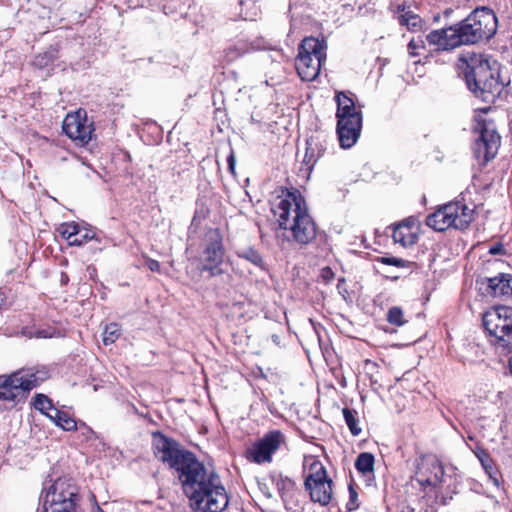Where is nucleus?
Segmentation results:
<instances>
[{
  "instance_id": "nucleus-43",
  "label": "nucleus",
  "mask_w": 512,
  "mask_h": 512,
  "mask_svg": "<svg viewBox=\"0 0 512 512\" xmlns=\"http://www.w3.org/2000/svg\"><path fill=\"white\" fill-rule=\"evenodd\" d=\"M146 266L152 272H159L160 271V263L157 260L148 258L146 260Z\"/></svg>"
},
{
  "instance_id": "nucleus-19",
  "label": "nucleus",
  "mask_w": 512,
  "mask_h": 512,
  "mask_svg": "<svg viewBox=\"0 0 512 512\" xmlns=\"http://www.w3.org/2000/svg\"><path fill=\"white\" fill-rule=\"evenodd\" d=\"M309 491L311 501L326 506L332 499V481L311 483V486H305Z\"/></svg>"
},
{
  "instance_id": "nucleus-41",
  "label": "nucleus",
  "mask_w": 512,
  "mask_h": 512,
  "mask_svg": "<svg viewBox=\"0 0 512 512\" xmlns=\"http://www.w3.org/2000/svg\"><path fill=\"white\" fill-rule=\"evenodd\" d=\"M489 253L491 255H504L505 248L502 243H496L489 247Z\"/></svg>"
},
{
  "instance_id": "nucleus-21",
  "label": "nucleus",
  "mask_w": 512,
  "mask_h": 512,
  "mask_svg": "<svg viewBox=\"0 0 512 512\" xmlns=\"http://www.w3.org/2000/svg\"><path fill=\"white\" fill-rule=\"evenodd\" d=\"M311 463L309 464V475L306 477L304 485L305 486H311V483H318V482H326L331 481V479L327 476V471L323 464L315 459L311 458Z\"/></svg>"
},
{
  "instance_id": "nucleus-40",
  "label": "nucleus",
  "mask_w": 512,
  "mask_h": 512,
  "mask_svg": "<svg viewBox=\"0 0 512 512\" xmlns=\"http://www.w3.org/2000/svg\"><path fill=\"white\" fill-rule=\"evenodd\" d=\"M356 500H357V493H356L355 490H353L350 487V499H349V502L346 505V508L349 511L355 510L358 507V504L356 503Z\"/></svg>"
},
{
  "instance_id": "nucleus-4",
  "label": "nucleus",
  "mask_w": 512,
  "mask_h": 512,
  "mask_svg": "<svg viewBox=\"0 0 512 512\" xmlns=\"http://www.w3.org/2000/svg\"><path fill=\"white\" fill-rule=\"evenodd\" d=\"M460 61L468 89L482 101L493 103L503 89L497 62L476 53H468Z\"/></svg>"
},
{
  "instance_id": "nucleus-6",
  "label": "nucleus",
  "mask_w": 512,
  "mask_h": 512,
  "mask_svg": "<svg viewBox=\"0 0 512 512\" xmlns=\"http://www.w3.org/2000/svg\"><path fill=\"white\" fill-rule=\"evenodd\" d=\"M482 326L488 341L497 348L512 352V307L497 305L482 315Z\"/></svg>"
},
{
  "instance_id": "nucleus-46",
  "label": "nucleus",
  "mask_w": 512,
  "mask_h": 512,
  "mask_svg": "<svg viewBox=\"0 0 512 512\" xmlns=\"http://www.w3.org/2000/svg\"><path fill=\"white\" fill-rule=\"evenodd\" d=\"M228 161V168L229 170L231 171V173H234V169H235V158H234V155L233 153H231L227 159Z\"/></svg>"
},
{
  "instance_id": "nucleus-2",
  "label": "nucleus",
  "mask_w": 512,
  "mask_h": 512,
  "mask_svg": "<svg viewBox=\"0 0 512 512\" xmlns=\"http://www.w3.org/2000/svg\"><path fill=\"white\" fill-rule=\"evenodd\" d=\"M497 27L498 20L494 12L487 7H480L459 24L431 31L426 40L436 50H452L461 45L489 40L496 33Z\"/></svg>"
},
{
  "instance_id": "nucleus-3",
  "label": "nucleus",
  "mask_w": 512,
  "mask_h": 512,
  "mask_svg": "<svg viewBox=\"0 0 512 512\" xmlns=\"http://www.w3.org/2000/svg\"><path fill=\"white\" fill-rule=\"evenodd\" d=\"M270 210L280 229L289 231L293 241L307 245L316 238V224L298 190H284L270 201Z\"/></svg>"
},
{
  "instance_id": "nucleus-42",
  "label": "nucleus",
  "mask_w": 512,
  "mask_h": 512,
  "mask_svg": "<svg viewBox=\"0 0 512 512\" xmlns=\"http://www.w3.org/2000/svg\"><path fill=\"white\" fill-rule=\"evenodd\" d=\"M246 458L251 463H256V443L252 444L247 450H246Z\"/></svg>"
},
{
  "instance_id": "nucleus-15",
  "label": "nucleus",
  "mask_w": 512,
  "mask_h": 512,
  "mask_svg": "<svg viewBox=\"0 0 512 512\" xmlns=\"http://www.w3.org/2000/svg\"><path fill=\"white\" fill-rule=\"evenodd\" d=\"M419 225L417 219L409 217L394 225L393 240L403 247H410L414 245L418 238Z\"/></svg>"
},
{
  "instance_id": "nucleus-18",
  "label": "nucleus",
  "mask_w": 512,
  "mask_h": 512,
  "mask_svg": "<svg viewBox=\"0 0 512 512\" xmlns=\"http://www.w3.org/2000/svg\"><path fill=\"white\" fill-rule=\"evenodd\" d=\"M488 288L495 297L512 298V275L500 274L489 278Z\"/></svg>"
},
{
  "instance_id": "nucleus-11",
  "label": "nucleus",
  "mask_w": 512,
  "mask_h": 512,
  "mask_svg": "<svg viewBox=\"0 0 512 512\" xmlns=\"http://www.w3.org/2000/svg\"><path fill=\"white\" fill-rule=\"evenodd\" d=\"M287 437L283 431L273 429L258 437V465L271 464L274 458L287 450Z\"/></svg>"
},
{
  "instance_id": "nucleus-45",
  "label": "nucleus",
  "mask_w": 512,
  "mask_h": 512,
  "mask_svg": "<svg viewBox=\"0 0 512 512\" xmlns=\"http://www.w3.org/2000/svg\"><path fill=\"white\" fill-rule=\"evenodd\" d=\"M258 488L261 490V492L268 498L272 497V493L268 487V485L263 482V483H259L258 482Z\"/></svg>"
},
{
  "instance_id": "nucleus-27",
  "label": "nucleus",
  "mask_w": 512,
  "mask_h": 512,
  "mask_svg": "<svg viewBox=\"0 0 512 512\" xmlns=\"http://www.w3.org/2000/svg\"><path fill=\"white\" fill-rule=\"evenodd\" d=\"M34 408L47 416V413L52 412L56 408L53 406L51 399L44 394H37L34 398Z\"/></svg>"
},
{
  "instance_id": "nucleus-10",
  "label": "nucleus",
  "mask_w": 512,
  "mask_h": 512,
  "mask_svg": "<svg viewBox=\"0 0 512 512\" xmlns=\"http://www.w3.org/2000/svg\"><path fill=\"white\" fill-rule=\"evenodd\" d=\"M326 54L322 42L314 37L305 38L299 46L296 69L304 81L314 80L320 73Z\"/></svg>"
},
{
  "instance_id": "nucleus-47",
  "label": "nucleus",
  "mask_w": 512,
  "mask_h": 512,
  "mask_svg": "<svg viewBox=\"0 0 512 512\" xmlns=\"http://www.w3.org/2000/svg\"><path fill=\"white\" fill-rule=\"evenodd\" d=\"M452 13V10L451 9H446L445 10V15L448 16V14Z\"/></svg>"
},
{
  "instance_id": "nucleus-49",
  "label": "nucleus",
  "mask_w": 512,
  "mask_h": 512,
  "mask_svg": "<svg viewBox=\"0 0 512 512\" xmlns=\"http://www.w3.org/2000/svg\"><path fill=\"white\" fill-rule=\"evenodd\" d=\"M245 1L244 0H240V5H244Z\"/></svg>"
},
{
  "instance_id": "nucleus-9",
  "label": "nucleus",
  "mask_w": 512,
  "mask_h": 512,
  "mask_svg": "<svg viewBox=\"0 0 512 512\" xmlns=\"http://www.w3.org/2000/svg\"><path fill=\"white\" fill-rule=\"evenodd\" d=\"M472 153L480 165H486L498 153L501 137L491 121L476 119Z\"/></svg>"
},
{
  "instance_id": "nucleus-22",
  "label": "nucleus",
  "mask_w": 512,
  "mask_h": 512,
  "mask_svg": "<svg viewBox=\"0 0 512 512\" xmlns=\"http://www.w3.org/2000/svg\"><path fill=\"white\" fill-rule=\"evenodd\" d=\"M47 417L57 426L65 431H74L78 429L77 422L74 418L69 416L66 412L55 409L47 413Z\"/></svg>"
},
{
  "instance_id": "nucleus-31",
  "label": "nucleus",
  "mask_w": 512,
  "mask_h": 512,
  "mask_svg": "<svg viewBox=\"0 0 512 512\" xmlns=\"http://www.w3.org/2000/svg\"><path fill=\"white\" fill-rule=\"evenodd\" d=\"M55 54L53 52L47 51L44 53L38 54L34 59V65L38 68L47 67L54 61Z\"/></svg>"
},
{
  "instance_id": "nucleus-36",
  "label": "nucleus",
  "mask_w": 512,
  "mask_h": 512,
  "mask_svg": "<svg viewBox=\"0 0 512 512\" xmlns=\"http://www.w3.org/2000/svg\"><path fill=\"white\" fill-rule=\"evenodd\" d=\"M274 326L276 329H274V332L271 335V342L276 346L277 348H281V337L278 334V330L282 331V325L279 322H275Z\"/></svg>"
},
{
  "instance_id": "nucleus-48",
  "label": "nucleus",
  "mask_w": 512,
  "mask_h": 512,
  "mask_svg": "<svg viewBox=\"0 0 512 512\" xmlns=\"http://www.w3.org/2000/svg\"><path fill=\"white\" fill-rule=\"evenodd\" d=\"M261 400L264 401V402H267L268 399H267V397L265 395H263V398Z\"/></svg>"
},
{
  "instance_id": "nucleus-32",
  "label": "nucleus",
  "mask_w": 512,
  "mask_h": 512,
  "mask_svg": "<svg viewBox=\"0 0 512 512\" xmlns=\"http://www.w3.org/2000/svg\"><path fill=\"white\" fill-rule=\"evenodd\" d=\"M94 236L95 233L92 230L83 227V232H81V234H79L75 239H73V242H71V246H82L91 239H93Z\"/></svg>"
},
{
  "instance_id": "nucleus-44",
  "label": "nucleus",
  "mask_w": 512,
  "mask_h": 512,
  "mask_svg": "<svg viewBox=\"0 0 512 512\" xmlns=\"http://www.w3.org/2000/svg\"><path fill=\"white\" fill-rule=\"evenodd\" d=\"M80 426L85 429V432L83 433V435H85V437L87 439H92L95 437V432L90 427L86 426V424L84 422H81Z\"/></svg>"
},
{
  "instance_id": "nucleus-30",
  "label": "nucleus",
  "mask_w": 512,
  "mask_h": 512,
  "mask_svg": "<svg viewBox=\"0 0 512 512\" xmlns=\"http://www.w3.org/2000/svg\"><path fill=\"white\" fill-rule=\"evenodd\" d=\"M269 480L272 485H275L278 491H282L287 486L292 485L293 482L289 478H283L282 474L278 471H272L269 474Z\"/></svg>"
},
{
  "instance_id": "nucleus-50",
  "label": "nucleus",
  "mask_w": 512,
  "mask_h": 512,
  "mask_svg": "<svg viewBox=\"0 0 512 512\" xmlns=\"http://www.w3.org/2000/svg\"><path fill=\"white\" fill-rule=\"evenodd\" d=\"M244 19H245V20H248V19H249V17H248V16H245V17H244ZM250 20H252V17H250Z\"/></svg>"
},
{
  "instance_id": "nucleus-35",
  "label": "nucleus",
  "mask_w": 512,
  "mask_h": 512,
  "mask_svg": "<svg viewBox=\"0 0 512 512\" xmlns=\"http://www.w3.org/2000/svg\"><path fill=\"white\" fill-rule=\"evenodd\" d=\"M478 458L483 468L485 469L486 473L489 474L490 478H492L493 464L488 454L483 453L482 455H478Z\"/></svg>"
},
{
  "instance_id": "nucleus-37",
  "label": "nucleus",
  "mask_w": 512,
  "mask_h": 512,
  "mask_svg": "<svg viewBox=\"0 0 512 512\" xmlns=\"http://www.w3.org/2000/svg\"><path fill=\"white\" fill-rule=\"evenodd\" d=\"M390 10L395 14V15H401L405 12H407L408 10H410V7L409 6H406L405 3H395V2H391L390 4Z\"/></svg>"
},
{
  "instance_id": "nucleus-8",
  "label": "nucleus",
  "mask_w": 512,
  "mask_h": 512,
  "mask_svg": "<svg viewBox=\"0 0 512 512\" xmlns=\"http://www.w3.org/2000/svg\"><path fill=\"white\" fill-rule=\"evenodd\" d=\"M474 218V209L461 201H452L440 206L426 217L425 223L437 232L449 228L465 229Z\"/></svg>"
},
{
  "instance_id": "nucleus-38",
  "label": "nucleus",
  "mask_w": 512,
  "mask_h": 512,
  "mask_svg": "<svg viewBox=\"0 0 512 512\" xmlns=\"http://www.w3.org/2000/svg\"><path fill=\"white\" fill-rule=\"evenodd\" d=\"M238 255L239 257L244 258L253 264L256 263V251H254L253 249H243L238 252Z\"/></svg>"
},
{
  "instance_id": "nucleus-20",
  "label": "nucleus",
  "mask_w": 512,
  "mask_h": 512,
  "mask_svg": "<svg viewBox=\"0 0 512 512\" xmlns=\"http://www.w3.org/2000/svg\"><path fill=\"white\" fill-rule=\"evenodd\" d=\"M325 146L318 138L311 137L306 141V152L303 163L307 166L308 170L317 163V161L324 155Z\"/></svg>"
},
{
  "instance_id": "nucleus-28",
  "label": "nucleus",
  "mask_w": 512,
  "mask_h": 512,
  "mask_svg": "<svg viewBox=\"0 0 512 512\" xmlns=\"http://www.w3.org/2000/svg\"><path fill=\"white\" fill-rule=\"evenodd\" d=\"M121 335V330L116 323L105 326L103 331V342L105 345L113 344Z\"/></svg>"
},
{
  "instance_id": "nucleus-16",
  "label": "nucleus",
  "mask_w": 512,
  "mask_h": 512,
  "mask_svg": "<svg viewBox=\"0 0 512 512\" xmlns=\"http://www.w3.org/2000/svg\"><path fill=\"white\" fill-rule=\"evenodd\" d=\"M20 379L16 371L10 375L0 376V401L16 403L25 397L19 384Z\"/></svg>"
},
{
  "instance_id": "nucleus-39",
  "label": "nucleus",
  "mask_w": 512,
  "mask_h": 512,
  "mask_svg": "<svg viewBox=\"0 0 512 512\" xmlns=\"http://www.w3.org/2000/svg\"><path fill=\"white\" fill-rule=\"evenodd\" d=\"M381 262L386 265H393L396 267H403L404 266V260L400 258L395 257H382Z\"/></svg>"
},
{
  "instance_id": "nucleus-1",
  "label": "nucleus",
  "mask_w": 512,
  "mask_h": 512,
  "mask_svg": "<svg viewBox=\"0 0 512 512\" xmlns=\"http://www.w3.org/2000/svg\"><path fill=\"white\" fill-rule=\"evenodd\" d=\"M155 454L176 470L183 491L196 512H221L227 507L228 496L219 475L205 467L192 452L160 435L155 439Z\"/></svg>"
},
{
  "instance_id": "nucleus-34",
  "label": "nucleus",
  "mask_w": 512,
  "mask_h": 512,
  "mask_svg": "<svg viewBox=\"0 0 512 512\" xmlns=\"http://www.w3.org/2000/svg\"><path fill=\"white\" fill-rule=\"evenodd\" d=\"M420 48H424V40L421 36L413 37L408 44L409 53L415 56L417 55L416 50Z\"/></svg>"
},
{
  "instance_id": "nucleus-14",
  "label": "nucleus",
  "mask_w": 512,
  "mask_h": 512,
  "mask_svg": "<svg viewBox=\"0 0 512 512\" xmlns=\"http://www.w3.org/2000/svg\"><path fill=\"white\" fill-rule=\"evenodd\" d=\"M206 241L204 269L209 270L212 275H215L220 273L218 267L223 262L224 258L222 235L219 230L211 229L206 234Z\"/></svg>"
},
{
  "instance_id": "nucleus-12",
  "label": "nucleus",
  "mask_w": 512,
  "mask_h": 512,
  "mask_svg": "<svg viewBox=\"0 0 512 512\" xmlns=\"http://www.w3.org/2000/svg\"><path fill=\"white\" fill-rule=\"evenodd\" d=\"M62 128L70 139L79 142L81 145H85L91 140L94 131L93 124L88 121L87 113L83 109L67 114L63 120Z\"/></svg>"
},
{
  "instance_id": "nucleus-23",
  "label": "nucleus",
  "mask_w": 512,
  "mask_h": 512,
  "mask_svg": "<svg viewBox=\"0 0 512 512\" xmlns=\"http://www.w3.org/2000/svg\"><path fill=\"white\" fill-rule=\"evenodd\" d=\"M397 19L400 25L406 26L410 31H418L422 28V18L411 10L397 16Z\"/></svg>"
},
{
  "instance_id": "nucleus-5",
  "label": "nucleus",
  "mask_w": 512,
  "mask_h": 512,
  "mask_svg": "<svg viewBox=\"0 0 512 512\" xmlns=\"http://www.w3.org/2000/svg\"><path fill=\"white\" fill-rule=\"evenodd\" d=\"M80 501L78 487L67 477H60L50 485L44 484L40 494L42 509L37 512H76Z\"/></svg>"
},
{
  "instance_id": "nucleus-29",
  "label": "nucleus",
  "mask_w": 512,
  "mask_h": 512,
  "mask_svg": "<svg viewBox=\"0 0 512 512\" xmlns=\"http://www.w3.org/2000/svg\"><path fill=\"white\" fill-rule=\"evenodd\" d=\"M387 321L396 326H403L407 323V319L404 316L403 310L398 307L394 306L391 307L387 312Z\"/></svg>"
},
{
  "instance_id": "nucleus-24",
  "label": "nucleus",
  "mask_w": 512,
  "mask_h": 512,
  "mask_svg": "<svg viewBox=\"0 0 512 512\" xmlns=\"http://www.w3.org/2000/svg\"><path fill=\"white\" fill-rule=\"evenodd\" d=\"M374 456L371 453H360L355 461V468L362 474L372 473L374 470Z\"/></svg>"
},
{
  "instance_id": "nucleus-26",
  "label": "nucleus",
  "mask_w": 512,
  "mask_h": 512,
  "mask_svg": "<svg viewBox=\"0 0 512 512\" xmlns=\"http://www.w3.org/2000/svg\"><path fill=\"white\" fill-rule=\"evenodd\" d=\"M342 413L351 434L354 436H358L361 433V428L358 426L356 412L349 408H344Z\"/></svg>"
},
{
  "instance_id": "nucleus-33",
  "label": "nucleus",
  "mask_w": 512,
  "mask_h": 512,
  "mask_svg": "<svg viewBox=\"0 0 512 512\" xmlns=\"http://www.w3.org/2000/svg\"><path fill=\"white\" fill-rule=\"evenodd\" d=\"M258 372H260V374H258V378L261 377L262 379L267 380L274 385L278 384L280 381L281 377L279 373L271 371V369H268L267 372H264L261 368L258 367Z\"/></svg>"
},
{
  "instance_id": "nucleus-13",
  "label": "nucleus",
  "mask_w": 512,
  "mask_h": 512,
  "mask_svg": "<svg viewBox=\"0 0 512 512\" xmlns=\"http://www.w3.org/2000/svg\"><path fill=\"white\" fill-rule=\"evenodd\" d=\"M444 468L442 463L434 456L421 459L415 474V480L423 487L436 488L442 483Z\"/></svg>"
},
{
  "instance_id": "nucleus-7",
  "label": "nucleus",
  "mask_w": 512,
  "mask_h": 512,
  "mask_svg": "<svg viewBox=\"0 0 512 512\" xmlns=\"http://www.w3.org/2000/svg\"><path fill=\"white\" fill-rule=\"evenodd\" d=\"M337 135L342 148L352 147L358 140L362 127L361 112L354 101L343 92L336 95Z\"/></svg>"
},
{
  "instance_id": "nucleus-17",
  "label": "nucleus",
  "mask_w": 512,
  "mask_h": 512,
  "mask_svg": "<svg viewBox=\"0 0 512 512\" xmlns=\"http://www.w3.org/2000/svg\"><path fill=\"white\" fill-rule=\"evenodd\" d=\"M16 373L18 374V377L21 378L19 384L23 389L24 396L47 380L50 376L48 369L45 367H42L41 369H20L16 371Z\"/></svg>"
},
{
  "instance_id": "nucleus-25",
  "label": "nucleus",
  "mask_w": 512,
  "mask_h": 512,
  "mask_svg": "<svg viewBox=\"0 0 512 512\" xmlns=\"http://www.w3.org/2000/svg\"><path fill=\"white\" fill-rule=\"evenodd\" d=\"M59 232L71 246L73 239H75L79 234H81V232H83V227L75 222L63 223L59 228Z\"/></svg>"
}]
</instances>
